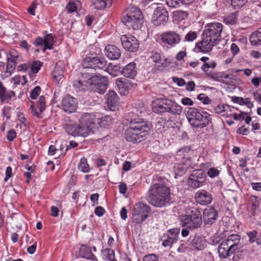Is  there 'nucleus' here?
I'll list each match as a JSON object with an SVG mask.
<instances>
[{
  "label": "nucleus",
  "instance_id": "nucleus-6",
  "mask_svg": "<svg viewBox=\"0 0 261 261\" xmlns=\"http://www.w3.org/2000/svg\"><path fill=\"white\" fill-rule=\"evenodd\" d=\"M241 236L232 234L222 240L219 245L218 250L221 258H226L231 254L238 253L241 248Z\"/></svg>",
  "mask_w": 261,
  "mask_h": 261
},
{
  "label": "nucleus",
  "instance_id": "nucleus-9",
  "mask_svg": "<svg viewBox=\"0 0 261 261\" xmlns=\"http://www.w3.org/2000/svg\"><path fill=\"white\" fill-rule=\"evenodd\" d=\"M151 212V208L146 204L138 202L133 210L132 222L136 224H141L148 217Z\"/></svg>",
  "mask_w": 261,
  "mask_h": 261
},
{
  "label": "nucleus",
  "instance_id": "nucleus-40",
  "mask_svg": "<svg viewBox=\"0 0 261 261\" xmlns=\"http://www.w3.org/2000/svg\"><path fill=\"white\" fill-rule=\"evenodd\" d=\"M223 79L222 80L221 83L225 84L228 85H231L235 83L236 79L234 76L231 74H224Z\"/></svg>",
  "mask_w": 261,
  "mask_h": 261
},
{
  "label": "nucleus",
  "instance_id": "nucleus-37",
  "mask_svg": "<svg viewBox=\"0 0 261 261\" xmlns=\"http://www.w3.org/2000/svg\"><path fill=\"white\" fill-rule=\"evenodd\" d=\"M120 69V67L118 65L109 64L107 68V71L110 75L115 76H117Z\"/></svg>",
  "mask_w": 261,
  "mask_h": 261
},
{
  "label": "nucleus",
  "instance_id": "nucleus-4",
  "mask_svg": "<svg viewBox=\"0 0 261 261\" xmlns=\"http://www.w3.org/2000/svg\"><path fill=\"white\" fill-rule=\"evenodd\" d=\"M146 198L148 202L154 206H164L170 200V190L162 184H154L148 190Z\"/></svg>",
  "mask_w": 261,
  "mask_h": 261
},
{
  "label": "nucleus",
  "instance_id": "nucleus-15",
  "mask_svg": "<svg viewBox=\"0 0 261 261\" xmlns=\"http://www.w3.org/2000/svg\"><path fill=\"white\" fill-rule=\"evenodd\" d=\"M218 217L217 211L213 207H206L203 213V220L206 225H212L214 223Z\"/></svg>",
  "mask_w": 261,
  "mask_h": 261
},
{
  "label": "nucleus",
  "instance_id": "nucleus-45",
  "mask_svg": "<svg viewBox=\"0 0 261 261\" xmlns=\"http://www.w3.org/2000/svg\"><path fill=\"white\" fill-rule=\"evenodd\" d=\"M42 65V63L39 61L33 62L32 64L31 65V71L34 73H37L40 70Z\"/></svg>",
  "mask_w": 261,
  "mask_h": 261
},
{
  "label": "nucleus",
  "instance_id": "nucleus-18",
  "mask_svg": "<svg viewBox=\"0 0 261 261\" xmlns=\"http://www.w3.org/2000/svg\"><path fill=\"white\" fill-rule=\"evenodd\" d=\"M121 21L129 29L132 28L137 30L141 27L143 23V19L140 17H122Z\"/></svg>",
  "mask_w": 261,
  "mask_h": 261
},
{
  "label": "nucleus",
  "instance_id": "nucleus-46",
  "mask_svg": "<svg viewBox=\"0 0 261 261\" xmlns=\"http://www.w3.org/2000/svg\"><path fill=\"white\" fill-rule=\"evenodd\" d=\"M249 202L251 204L252 208L255 210L259 204L258 197L256 196H251L249 198Z\"/></svg>",
  "mask_w": 261,
  "mask_h": 261
},
{
  "label": "nucleus",
  "instance_id": "nucleus-39",
  "mask_svg": "<svg viewBox=\"0 0 261 261\" xmlns=\"http://www.w3.org/2000/svg\"><path fill=\"white\" fill-rule=\"evenodd\" d=\"M34 44L35 46L38 47L40 49L42 50L43 53H45L47 49L45 48V40L44 38L41 37H37L36 38L34 42Z\"/></svg>",
  "mask_w": 261,
  "mask_h": 261
},
{
  "label": "nucleus",
  "instance_id": "nucleus-61",
  "mask_svg": "<svg viewBox=\"0 0 261 261\" xmlns=\"http://www.w3.org/2000/svg\"><path fill=\"white\" fill-rule=\"evenodd\" d=\"M181 102L185 106H193L194 105L192 100L189 97L183 98L181 100Z\"/></svg>",
  "mask_w": 261,
  "mask_h": 261
},
{
  "label": "nucleus",
  "instance_id": "nucleus-36",
  "mask_svg": "<svg viewBox=\"0 0 261 261\" xmlns=\"http://www.w3.org/2000/svg\"><path fill=\"white\" fill-rule=\"evenodd\" d=\"M45 40V48L48 49H52L53 46L55 42V38L51 34H48L45 35L44 37Z\"/></svg>",
  "mask_w": 261,
  "mask_h": 261
},
{
  "label": "nucleus",
  "instance_id": "nucleus-7",
  "mask_svg": "<svg viewBox=\"0 0 261 261\" xmlns=\"http://www.w3.org/2000/svg\"><path fill=\"white\" fill-rule=\"evenodd\" d=\"M187 116L190 125L196 128L205 127L209 120L208 113L194 108H188Z\"/></svg>",
  "mask_w": 261,
  "mask_h": 261
},
{
  "label": "nucleus",
  "instance_id": "nucleus-56",
  "mask_svg": "<svg viewBox=\"0 0 261 261\" xmlns=\"http://www.w3.org/2000/svg\"><path fill=\"white\" fill-rule=\"evenodd\" d=\"M143 261H159V259L155 254H150L145 255L144 257Z\"/></svg>",
  "mask_w": 261,
  "mask_h": 261
},
{
  "label": "nucleus",
  "instance_id": "nucleus-22",
  "mask_svg": "<svg viewBox=\"0 0 261 261\" xmlns=\"http://www.w3.org/2000/svg\"><path fill=\"white\" fill-rule=\"evenodd\" d=\"M116 84L121 94L126 95L128 94L129 90L133 87V84L128 80L122 81L121 79H117Z\"/></svg>",
  "mask_w": 261,
  "mask_h": 261
},
{
  "label": "nucleus",
  "instance_id": "nucleus-38",
  "mask_svg": "<svg viewBox=\"0 0 261 261\" xmlns=\"http://www.w3.org/2000/svg\"><path fill=\"white\" fill-rule=\"evenodd\" d=\"M78 168L83 172L87 173L89 172L90 169L89 165L87 163V159L86 158H83L81 159Z\"/></svg>",
  "mask_w": 261,
  "mask_h": 261
},
{
  "label": "nucleus",
  "instance_id": "nucleus-60",
  "mask_svg": "<svg viewBox=\"0 0 261 261\" xmlns=\"http://www.w3.org/2000/svg\"><path fill=\"white\" fill-rule=\"evenodd\" d=\"M241 105H245L249 108H252L254 106L250 98H243Z\"/></svg>",
  "mask_w": 261,
  "mask_h": 261
},
{
  "label": "nucleus",
  "instance_id": "nucleus-21",
  "mask_svg": "<svg viewBox=\"0 0 261 261\" xmlns=\"http://www.w3.org/2000/svg\"><path fill=\"white\" fill-rule=\"evenodd\" d=\"M105 54L110 59L117 60L121 56V51L115 45H108L105 48Z\"/></svg>",
  "mask_w": 261,
  "mask_h": 261
},
{
  "label": "nucleus",
  "instance_id": "nucleus-51",
  "mask_svg": "<svg viewBox=\"0 0 261 261\" xmlns=\"http://www.w3.org/2000/svg\"><path fill=\"white\" fill-rule=\"evenodd\" d=\"M216 63L214 61H212L210 63H204L201 67V69L204 71H207L209 68H214L216 67Z\"/></svg>",
  "mask_w": 261,
  "mask_h": 261
},
{
  "label": "nucleus",
  "instance_id": "nucleus-53",
  "mask_svg": "<svg viewBox=\"0 0 261 261\" xmlns=\"http://www.w3.org/2000/svg\"><path fill=\"white\" fill-rule=\"evenodd\" d=\"M248 0H231V4L234 7H242Z\"/></svg>",
  "mask_w": 261,
  "mask_h": 261
},
{
  "label": "nucleus",
  "instance_id": "nucleus-3",
  "mask_svg": "<svg viewBox=\"0 0 261 261\" xmlns=\"http://www.w3.org/2000/svg\"><path fill=\"white\" fill-rule=\"evenodd\" d=\"M108 81L105 76L100 75H91L84 73L82 79L75 81L73 86L79 90H86L89 89L91 91L99 94H103L108 86Z\"/></svg>",
  "mask_w": 261,
  "mask_h": 261
},
{
  "label": "nucleus",
  "instance_id": "nucleus-13",
  "mask_svg": "<svg viewBox=\"0 0 261 261\" xmlns=\"http://www.w3.org/2000/svg\"><path fill=\"white\" fill-rule=\"evenodd\" d=\"M161 39L163 43L175 46L180 42L181 37L176 32L169 31L162 34Z\"/></svg>",
  "mask_w": 261,
  "mask_h": 261
},
{
  "label": "nucleus",
  "instance_id": "nucleus-64",
  "mask_svg": "<svg viewBox=\"0 0 261 261\" xmlns=\"http://www.w3.org/2000/svg\"><path fill=\"white\" fill-rule=\"evenodd\" d=\"M251 186L253 190L256 191H261V182H251Z\"/></svg>",
  "mask_w": 261,
  "mask_h": 261
},
{
  "label": "nucleus",
  "instance_id": "nucleus-16",
  "mask_svg": "<svg viewBox=\"0 0 261 261\" xmlns=\"http://www.w3.org/2000/svg\"><path fill=\"white\" fill-rule=\"evenodd\" d=\"M196 201L202 205L210 204L212 200V195L204 190H200L197 191L195 195Z\"/></svg>",
  "mask_w": 261,
  "mask_h": 261
},
{
  "label": "nucleus",
  "instance_id": "nucleus-34",
  "mask_svg": "<svg viewBox=\"0 0 261 261\" xmlns=\"http://www.w3.org/2000/svg\"><path fill=\"white\" fill-rule=\"evenodd\" d=\"M103 257L105 259L110 261H117L115 258V253L111 249H105L102 251Z\"/></svg>",
  "mask_w": 261,
  "mask_h": 261
},
{
  "label": "nucleus",
  "instance_id": "nucleus-14",
  "mask_svg": "<svg viewBox=\"0 0 261 261\" xmlns=\"http://www.w3.org/2000/svg\"><path fill=\"white\" fill-rule=\"evenodd\" d=\"M62 107L63 110L67 113L74 112L77 108V102L76 99L67 95L62 99Z\"/></svg>",
  "mask_w": 261,
  "mask_h": 261
},
{
  "label": "nucleus",
  "instance_id": "nucleus-63",
  "mask_svg": "<svg viewBox=\"0 0 261 261\" xmlns=\"http://www.w3.org/2000/svg\"><path fill=\"white\" fill-rule=\"evenodd\" d=\"M105 212V209L101 206H97L95 210V214L99 217L102 216L104 214Z\"/></svg>",
  "mask_w": 261,
  "mask_h": 261
},
{
  "label": "nucleus",
  "instance_id": "nucleus-24",
  "mask_svg": "<svg viewBox=\"0 0 261 261\" xmlns=\"http://www.w3.org/2000/svg\"><path fill=\"white\" fill-rule=\"evenodd\" d=\"M133 127V126L129 123V127L126 129L125 132V138L127 141L132 142H141L138 134L136 132V130Z\"/></svg>",
  "mask_w": 261,
  "mask_h": 261
},
{
  "label": "nucleus",
  "instance_id": "nucleus-1",
  "mask_svg": "<svg viewBox=\"0 0 261 261\" xmlns=\"http://www.w3.org/2000/svg\"><path fill=\"white\" fill-rule=\"evenodd\" d=\"M222 28V24L219 22L207 24L202 34V39L196 43L195 49L203 53L211 51L220 41Z\"/></svg>",
  "mask_w": 261,
  "mask_h": 261
},
{
  "label": "nucleus",
  "instance_id": "nucleus-31",
  "mask_svg": "<svg viewBox=\"0 0 261 261\" xmlns=\"http://www.w3.org/2000/svg\"><path fill=\"white\" fill-rule=\"evenodd\" d=\"M190 176L196 179L197 181H201L202 184L205 181V174L202 170L193 171Z\"/></svg>",
  "mask_w": 261,
  "mask_h": 261
},
{
  "label": "nucleus",
  "instance_id": "nucleus-23",
  "mask_svg": "<svg viewBox=\"0 0 261 261\" xmlns=\"http://www.w3.org/2000/svg\"><path fill=\"white\" fill-rule=\"evenodd\" d=\"M136 64L131 62L126 65L122 70V74L127 78L134 79L137 74Z\"/></svg>",
  "mask_w": 261,
  "mask_h": 261
},
{
  "label": "nucleus",
  "instance_id": "nucleus-62",
  "mask_svg": "<svg viewBox=\"0 0 261 261\" xmlns=\"http://www.w3.org/2000/svg\"><path fill=\"white\" fill-rule=\"evenodd\" d=\"M172 80L175 83H176L177 85H178L179 86H183L186 84L185 80L181 78L173 77L172 78Z\"/></svg>",
  "mask_w": 261,
  "mask_h": 261
},
{
  "label": "nucleus",
  "instance_id": "nucleus-8",
  "mask_svg": "<svg viewBox=\"0 0 261 261\" xmlns=\"http://www.w3.org/2000/svg\"><path fill=\"white\" fill-rule=\"evenodd\" d=\"M182 226L191 229L199 228L202 222L200 212L195 207H190L186 210V214L182 216Z\"/></svg>",
  "mask_w": 261,
  "mask_h": 261
},
{
  "label": "nucleus",
  "instance_id": "nucleus-55",
  "mask_svg": "<svg viewBox=\"0 0 261 261\" xmlns=\"http://www.w3.org/2000/svg\"><path fill=\"white\" fill-rule=\"evenodd\" d=\"M223 22L227 24H235L237 22V17H224Z\"/></svg>",
  "mask_w": 261,
  "mask_h": 261
},
{
  "label": "nucleus",
  "instance_id": "nucleus-41",
  "mask_svg": "<svg viewBox=\"0 0 261 261\" xmlns=\"http://www.w3.org/2000/svg\"><path fill=\"white\" fill-rule=\"evenodd\" d=\"M188 184L189 187L193 189L199 188L203 185L201 181H197L191 176L188 179Z\"/></svg>",
  "mask_w": 261,
  "mask_h": 261
},
{
  "label": "nucleus",
  "instance_id": "nucleus-12",
  "mask_svg": "<svg viewBox=\"0 0 261 261\" xmlns=\"http://www.w3.org/2000/svg\"><path fill=\"white\" fill-rule=\"evenodd\" d=\"M121 41L124 48L130 52L136 51L139 46L138 40L132 35H123L121 37Z\"/></svg>",
  "mask_w": 261,
  "mask_h": 261
},
{
  "label": "nucleus",
  "instance_id": "nucleus-29",
  "mask_svg": "<svg viewBox=\"0 0 261 261\" xmlns=\"http://www.w3.org/2000/svg\"><path fill=\"white\" fill-rule=\"evenodd\" d=\"M234 108L231 107L229 105H225V106H218L216 107L214 109L215 111L217 113H220L222 112H226V114H223L222 116H226L227 117L230 116L231 114L230 112L232 111V109H234Z\"/></svg>",
  "mask_w": 261,
  "mask_h": 261
},
{
  "label": "nucleus",
  "instance_id": "nucleus-20",
  "mask_svg": "<svg viewBox=\"0 0 261 261\" xmlns=\"http://www.w3.org/2000/svg\"><path fill=\"white\" fill-rule=\"evenodd\" d=\"M207 245V242L204 237L196 236L191 243L192 249L201 250L204 249Z\"/></svg>",
  "mask_w": 261,
  "mask_h": 261
},
{
  "label": "nucleus",
  "instance_id": "nucleus-26",
  "mask_svg": "<svg viewBox=\"0 0 261 261\" xmlns=\"http://www.w3.org/2000/svg\"><path fill=\"white\" fill-rule=\"evenodd\" d=\"M64 69V66L61 62H59L56 64L55 69L53 72V76L58 83L63 77Z\"/></svg>",
  "mask_w": 261,
  "mask_h": 261
},
{
  "label": "nucleus",
  "instance_id": "nucleus-25",
  "mask_svg": "<svg viewBox=\"0 0 261 261\" xmlns=\"http://www.w3.org/2000/svg\"><path fill=\"white\" fill-rule=\"evenodd\" d=\"M178 233V231L177 230H169L167 238L163 241V245L164 247L171 246L172 244L176 242Z\"/></svg>",
  "mask_w": 261,
  "mask_h": 261
},
{
  "label": "nucleus",
  "instance_id": "nucleus-19",
  "mask_svg": "<svg viewBox=\"0 0 261 261\" xmlns=\"http://www.w3.org/2000/svg\"><path fill=\"white\" fill-rule=\"evenodd\" d=\"M37 107L39 109V112L37 111L34 105V102H32L31 108L32 109V112L34 115L38 118H42L41 113L46 108L45 99L43 96L40 97L37 103Z\"/></svg>",
  "mask_w": 261,
  "mask_h": 261
},
{
  "label": "nucleus",
  "instance_id": "nucleus-30",
  "mask_svg": "<svg viewBox=\"0 0 261 261\" xmlns=\"http://www.w3.org/2000/svg\"><path fill=\"white\" fill-rule=\"evenodd\" d=\"M125 16H141L143 15L141 10L137 7L130 6L128 7L126 10Z\"/></svg>",
  "mask_w": 261,
  "mask_h": 261
},
{
  "label": "nucleus",
  "instance_id": "nucleus-32",
  "mask_svg": "<svg viewBox=\"0 0 261 261\" xmlns=\"http://www.w3.org/2000/svg\"><path fill=\"white\" fill-rule=\"evenodd\" d=\"M113 121V118L110 116H105L99 119L98 123L101 127L105 128L111 125Z\"/></svg>",
  "mask_w": 261,
  "mask_h": 261
},
{
  "label": "nucleus",
  "instance_id": "nucleus-43",
  "mask_svg": "<svg viewBox=\"0 0 261 261\" xmlns=\"http://www.w3.org/2000/svg\"><path fill=\"white\" fill-rule=\"evenodd\" d=\"M155 16H168V11L163 7H158L154 11Z\"/></svg>",
  "mask_w": 261,
  "mask_h": 261
},
{
  "label": "nucleus",
  "instance_id": "nucleus-2",
  "mask_svg": "<svg viewBox=\"0 0 261 261\" xmlns=\"http://www.w3.org/2000/svg\"><path fill=\"white\" fill-rule=\"evenodd\" d=\"M95 116L93 113H85L81 116L79 124L68 123L64 125L66 132L72 136L85 137L94 134L96 129Z\"/></svg>",
  "mask_w": 261,
  "mask_h": 261
},
{
  "label": "nucleus",
  "instance_id": "nucleus-52",
  "mask_svg": "<svg viewBox=\"0 0 261 261\" xmlns=\"http://www.w3.org/2000/svg\"><path fill=\"white\" fill-rule=\"evenodd\" d=\"M41 91V89L40 87L36 86L35 87L33 90L31 91L30 94V97L32 99H36L37 97L39 95Z\"/></svg>",
  "mask_w": 261,
  "mask_h": 261
},
{
  "label": "nucleus",
  "instance_id": "nucleus-35",
  "mask_svg": "<svg viewBox=\"0 0 261 261\" xmlns=\"http://www.w3.org/2000/svg\"><path fill=\"white\" fill-rule=\"evenodd\" d=\"M17 61H20V60L12 59L9 57H7V72L11 73L15 68L16 64Z\"/></svg>",
  "mask_w": 261,
  "mask_h": 261
},
{
  "label": "nucleus",
  "instance_id": "nucleus-11",
  "mask_svg": "<svg viewBox=\"0 0 261 261\" xmlns=\"http://www.w3.org/2000/svg\"><path fill=\"white\" fill-rule=\"evenodd\" d=\"M136 132L138 134L140 141L144 140L148 135L150 129V125L147 122L141 119H134L130 122Z\"/></svg>",
  "mask_w": 261,
  "mask_h": 261
},
{
  "label": "nucleus",
  "instance_id": "nucleus-50",
  "mask_svg": "<svg viewBox=\"0 0 261 261\" xmlns=\"http://www.w3.org/2000/svg\"><path fill=\"white\" fill-rule=\"evenodd\" d=\"M224 75V73L219 72L212 74L210 76L213 80L221 82L222 80L223 79Z\"/></svg>",
  "mask_w": 261,
  "mask_h": 261
},
{
  "label": "nucleus",
  "instance_id": "nucleus-42",
  "mask_svg": "<svg viewBox=\"0 0 261 261\" xmlns=\"http://www.w3.org/2000/svg\"><path fill=\"white\" fill-rule=\"evenodd\" d=\"M198 34L196 32L190 31L185 36L184 41L192 42L196 39Z\"/></svg>",
  "mask_w": 261,
  "mask_h": 261
},
{
  "label": "nucleus",
  "instance_id": "nucleus-49",
  "mask_svg": "<svg viewBox=\"0 0 261 261\" xmlns=\"http://www.w3.org/2000/svg\"><path fill=\"white\" fill-rule=\"evenodd\" d=\"M66 8L68 12L71 13L76 11L77 6L74 2L70 1L68 3Z\"/></svg>",
  "mask_w": 261,
  "mask_h": 261
},
{
  "label": "nucleus",
  "instance_id": "nucleus-47",
  "mask_svg": "<svg viewBox=\"0 0 261 261\" xmlns=\"http://www.w3.org/2000/svg\"><path fill=\"white\" fill-rule=\"evenodd\" d=\"M219 173V170L214 167L210 168L207 172V175L211 178L215 177L216 176H218Z\"/></svg>",
  "mask_w": 261,
  "mask_h": 261
},
{
  "label": "nucleus",
  "instance_id": "nucleus-48",
  "mask_svg": "<svg viewBox=\"0 0 261 261\" xmlns=\"http://www.w3.org/2000/svg\"><path fill=\"white\" fill-rule=\"evenodd\" d=\"M151 21L154 25L158 26L166 23L167 21V19L166 17H156L155 19H153Z\"/></svg>",
  "mask_w": 261,
  "mask_h": 261
},
{
  "label": "nucleus",
  "instance_id": "nucleus-5",
  "mask_svg": "<svg viewBox=\"0 0 261 261\" xmlns=\"http://www.w3.org/2000/svg\"><path fill=\"white\" fill-rule=\"evenodd\" d=\"M152 111L158 114L163 115L166 113L173 115H180L182 108L175 101L166 97L158 98L151 103Z\"/></svg>",
  "mask_w": 261,
  "mask_h": 261
},
{
  "label": "nucleus",
  "instance_id": "nucleus-59",
  "mask_svg": "<svg viewBox=\"0 0 261 261\" xmlns=\"http://www.w3.org/2000/svg\"><path fill=\"white\" fill-rule=\"evenodd\" d=\"M10 57L12 59L19 60L20 55L19 53L14 49H11L9 50Z\"/></svg>",
  "mask_w": 261,
  "mask_h": 261
},
{
  "label": "nucleus",
  "instance_id": "nucleus-17",
  "mask_svg": "<svg viewBox=\"0 0 261 261\" xmlns=\"http://www.w3.org/2000/svg\"><path fill=\"white\" fill-rule=\"evenodd\" d=\"M106 98L109 108L112 111L115 110L119 104V98L116 93L114 91L110 90Z\"/></svg>",
  "mask_w": 261,
  "mask_h": 261
},
{
  "label": "nucleus",
  "instance_id": "nucleus-54",
  "mask_svg": "<svg viewBox=\"0 0 261 261\" xmlns=\"http://www.w3.org/2000/svg\"><path fill=\"white\" fill-rule=\"evenodd\" d=\"M257 234V232L256 230H253L252 231L247 232V236L249 238V242L251 243L255 242Z\"/></svg>",
  "mask_w": 261,
  "mask_h": 261
},
{
  "label": "nucleus",
  "instance_id": "nucleus-10",
  "mask_svg": "<svg viewBox=\"0 0 261 261\" xmlns=\"http://www.w3.org/2000/svg\"><path fill=\"white\" fill-rule=\"evenodd\" d=\"M107 62L105 58L97 56H87L82 62L84 68H91L94 70L103 69L107 66Z\"/></svg>",
  "mask_w": 261,
  "mask_h": 261
},
{
  "label": "nucleus",
  "instance_id": "nucleus-44",
  "mask_svg": "<svg viewBox=\"0 0 261 261\" xmlns=\"http://www.w3.org/2000/svg\"><path fill=\"white\" fill-rule=\"evenodd\" d=\"M150 58L155 63L164 64V60L162 59L161 54L158 52H152Z\"/></svg>",
  "mask_w": 261,
  "mask_h": 261
},
{
  "label": "nucleus",
  "instance_id": "nucleus-58",
  "mask_svg": "<svg viewBox=\"0 0 261 261\" xmlns=\"http://www.w3.org/2000/svg\"><path fill=\"white\" fill-rule=\"evenodd\" d=\"M198 99L201 100L204 104H207L210 102L209 98L203 93L200 94L198 96Z\"/></svg>",
  "mask_w": 261,
  "mask_h": 261
},
{
  "label": "nucleus",
  "instance_id": "nucleus-33",
  "mask_svg": "<svg viewBox=\"0 0 261 261\" xmlns=\"http://www.w3.org/2000/svg\"><path fill=\"white\" fill-rule=\"evenodd\" d=\"M112 3V0H95L94 5L97 9H103L107 6H110Z\"/></svg>",
  "mask_w": 261,
  "mask_h": 261
},
{
  "label": "nucleus",
  "instance_id": "nucleus-28",
  "mask_svg": "<svg viewBox=\"0 0 261 261\" xmlns=\"http://www.w3.org/2000/svg\"><path fill=\"white\" fill-rule=\"evenodd\" d=\"M80 252L83 257L90 259H94L95 258V256L92 253L90 248L85 245L81 246Z\"/></svg>",
  "mask_w": 261,
  "mask_h": 261
},
{
  "label": "nucleus",
  "instance_id": "nucleus-57",
  "mask_svg": "<svg viewBox=\"0 0 261 261\" xmlns=\"http://www.w3.org/2000/svg\"><path fill=\"white\" fill-rule=\"evenodd\" d=\"M16 137V133L14 129L10 130L7 135V139L10 141H13Z\"/></svg>",
  "mask_w": 261,
  "mask_h": 261
},
{
  "label": "nucleus",
  "instance_id": "nucleus-27",
  "mask_svg": "<svg viewBox=\"0 0 261 261\" xmlns=\"http://www.w3.org/2000/svg\"><path fill=\"white\" fill-rule=\"evenodd\" d=\"M250 42L252 45H260L261 43V28L251 35Z\"/></svg>",
  "mask_w": 261,
  "mask_h": 261
}]
</instances>
